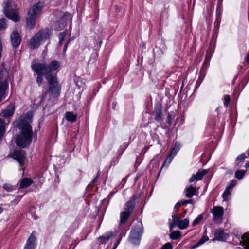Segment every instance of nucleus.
Listing matches in <instances>:
<instances>
[{
    "label": "nucleus",
    "instance_id": "f257e3e1",
    "mask_svg": "<svg viewBox=\"0 0 249 249\" xmlns=\"http://www.w3.org/2000/svg\"><path fill=\"white\" fill-rule=\"evenodd\" d=\"M32 113L27 112L23 119H21L18 124L20 133L17 136L15 143L17 146L24 148L29 145L32 142L33 131L30 123L32 122Z\"/></svg>",
    "mask_w": 249,
    "mask_h": 249
},
{
    "label": "nucleus",
    "instance_id": "f03ea898",
    "mask_svg": "<svg viewBox=\"0 0 249 249\" xmlns=\"http://www.w3.org/2000/svg\"><path fill=\"white\" fill-rule=\"evenodd\" d=\"M60 66L59 61L53 60L48 65H46L45 78L49 84V90L52 94H59L60 87L56 75H53L52 72L57 70Z\"/></svg>",
    "mask_w": 249,
    "mask_h": 249
},
{
    "label": "nucleus",
    "instance_id": "7ed1b4c3",
    "mask_svg": "<svg viewBox=\"0 0 249 249\" xmlns=\"http://www.w3.org/2000/svg\"><path fill=\"white\" fill-rule=\"evenodd\" d=\"M139 198L140 196L138 195H134L126 202L124 210L120 213V224H124L126 222Z\"/></svg>",
    "mask_w": 249,
    "mask_h": 249
},
{
    "label": "nucleus",
    "instance_id": "20e7f679",
    "mask_svg": "<svg viewBox=\"0 0 249 249\" xmlns=\"http://www.w3.org/2000/svg\"><path fill=\"white\" fill-rule=\"evenodd\" d=\"M51 34V31L47 29L39 31L30 39L28 45L29 48H38L42 43L50 38Z\"/></svg>",
    "mask_w": 249,
    "mask_h": 249
},
{
    "label": "nucleus",
    "instance_id": "39448f33",
    "mask_svg": "<svg viewBox=\"0 0 249 249\" xmlns=\"http://www.w3.org/2000/svg\"><path fill=\"white\" fill-rule=\"evenodd\" d=\"M143 233V228L142 223H138L133 228L130 232L129 241L132 244L138 245L140 243L141 236Z\"/></svg>",
    "mask_w": 249,
    "mask_h": 249
},
{
    "label": "nucleus",
    "instance_id": "423d86ee",
    "mask_svg": "<svg viewBox=\"0 0 249 249\" xmlns=\"http://www.w3.org/2000/svg\"><path fill=\"white\" fill-rule=\"evenodd\" d=\"M5 6L4 12L6 16L11 20L15 22L19 20V17L16 10L11 8L13 1L12 0H6L4 1Z\"/></svg>",
    "mask_w": 249,
    "mask_h": 249
},
{
    "label": "nucleus",
    "instance_id": "0eeeda50",
    "mask_svg": "<svg viewBox=\"0 0 249 249\" xmlns=\"http://www.w3.org/2000/svg\"><path fill=\"white\" fill-rule=\"evenodd\" d=\"M9 156L18 162L22 166L25 163V152L23 150H15L9 153Z\"/></svg>",
    "mask_w": 249,
    "mask_h": 249
},
{
    "label": "nucleus",
    "instance_id": "6e6552de",
    "mask_svg": "<svg viewBox=\"0 0 249 249\" xmlns=\"http://www.w3.org/2000/svg\"><path fill=\"white\" fill-rule=\"evenodd\" d=\"M8 89V84L7 79L0 75V102L6 98Z\"/></svg>",
    "mask_w": 249,
    "mask_h": 249
},
{
    "label": "nucleus",
    "instance_id": "1a4fd4ad",
    "mask_svg": "<svg viewBox=\"0 0 249 249\" xmlns=\"http://www.w3.org/2000/svg\"><path fill=\"white\" fill-rule=\"evenodd\" d=\"M44 5V3L43 2H37L30 8L28 13V15L37 18L41 15Z\"/></svg>",
    "mask_w": 249,
    "mask_h": 249
},
{
    "label": "nucleus",
    "instance_id": "9d476101",
    "mask_svg": "<svg viewBox=\"0 0 249 249\" xmlns=\"http://www.w3.org/2000/svg\"><path fill=\"white\" fill-rule=\"evenodd\" d=\"M33 180L28 178H24L21 179L18 182L19 187L18 189V193H22L23 194H26V191L25 189L30 186L33 183Z\"/></svg>",
    "mask_w": 249,
    "mask_h": 249
},
{
    "label": "nucleus",
    "instance_id": "9b49d317",
    "mask_svg": "<svg viewBox=\"0 0 249 249\" xmlns=\"http://www.w3.org/2000/svg\"><path fill=\"white\" fill-rule=\"evenodd\" d=\"M180 148V144L178 143L177 142L175 143L174 144V146L173 147V148L172 149L170 154L168 155V157H167L165 160L164 161V162L161 168L165 165L168 166V165L171 162L173 158L178 152Z\"/></svg>",
    "mask_w": 249,
    "mask_h": 249
},
{
    "label": "nucleus",
    "instance_id": "f8f14e48",
    "mask_svg": "<svg viewBox=\"0 0 249 249\" xmlns=\"http://www.w3.org/2000/svg\"><path fill=\"white\" fill-rule=\"evenodd\" d=\"M211 212L213 215V220L220 223H222L224 214L223 208L220 206H215L212 209Z\"/></svg>",
    "mask_w": 249,
    "mask_h": 249
},
{
    "label": "nucleus",
    "instance_id": "ddd939ff",
    "mask_svg": "<svg viewBox=\"0 0 249 249\" xmlns=\"http://www.w3.org/2000/svg\"><path fill=\"white\" fill-rule=\"evenodd\" d=\"M33 71L36 74L46 75V64L44 63L33 62L31 65Z\"/></svg>",
    "mask_w": 249,
    "mask_h": 249
},
{
    "label": "nucleus",
    "instance_id": "4468645a",
    "mask_svg": "<svg viewBox=\"0 0 249 249\" xmlns=\"http://www.w3.org/2000/svg\"><path fill=\"white\" fill-rule=\"evenodd\" d=\"M11 42L12 46L15 48L18 47L21 42V38L19 34L16 31H14L11 35Z\"/></svg>",
    "mask_w": 249,
    "mask_h": 249
},
{
    "label": "nucleus",
    "instance_id": "2eb2a0df",
    "mask_svg": "<svg viewBox=\"0 0 249 249\" xmlns=\"http://www.w3.org/2000/svg\"><path fill=\"white\" fill-rule=\"evenodd\" d=\"M208 172V170L207 169L199 170L197 172L196 174H193L189 179L190 182H192L194 181H199L201 180L203 176Z\"/></svg>",
    "mask_w": 249,
    "mask_h": 249
},
{
    "label": "nucleus",
    "instance_id": "dca6fc26",
    "mask_svg": "<svg viewBox=\"0 0 249 249\" xmlns=\"http://www.w3.org/2000/svg\"><path fill=\"white\" fill-rule=\"evenodd\" d=\"M228 236V235L224 232V230L222 229H218L215 231L214 238L216 240L223 241L226 240Z\"/></svg>",
    "mask_w": 249,
    "mask_h": 249
},
{
    "label": "nucleus",
    "instance_id": "f3484780",
    "mask_svg": "<svg viewBox=\"0 0 249 249\" xmlns=\"http://www.w3.org/2000/svg\"><path fill=\"white\" fill-rule=\"evenodd\" d=\"M172 221L169 222V227L170 231L172 230L173 228L175 226L178 225L179 222L181 221V214H176L174 213L172 216Z\"/></svg>",
    "mask_w": 249,
    "mask_h": 249
},
{
    "label": "nucleus",
    "instance_id": "a211bd4d",
    "mask_svg": "<svg viewBox=\"0 0 249 249\" xmlns=\"http://www.w3.org/2000/svg\"><path fill=\"white\" fill-rule=\"evenodd\" d=\"M15 111V106L13 104H10L6 109L3 110L1 115L4 117H8L12 116Z\"/></svg>",
    "mask_w": 249,
    "mask_h": 249
},
{
    "label": "nucleus",
    "instance_id": "6ab92c4d",
    "mask_svg": "<svg viewBox=\"0 0 249 249\" xmlns=\"http://www.w3.org/2000/svg\"><path fill=\"white\" fill-rule=\"evenodd\" d=\"M36 18H37L28 14V16L26 18V25L28 28L32 29L34 28Z\"/></svg>",
    "mask_w": 249,
    "mask_h": 249
},
{
    "label": "nucleus",
    "instance_id": "aec40b11",
    "mask_svg": "<svg viewBox=\"0 0 249 249\" xmlns=\"http://www.w3.org/2000/svg\"><path fill=\"white\" fill-rule=\"evenodd\" d=\"M240 244L245 248L249 249V233H246L242 236L240 240Z\"/></svg>",
    "mask_w": 249,
    "mask_h": 249
},
{
    "label": "nucleus",
    "instance_id": "412c9836",
    "mask_svg": "<svg viewBox=\"0 0 249 249\" xmlns=\"http://www.w3.org/2000/svg\"><path fill=\"white\" fill-rule=\"evenodd\" d=\"M185 196L187 198H192L196 192V187L192 186L187 187L185 189Z\"/></svg>",
    "mask_w": 249,
    "mask_h": 249
},
{
    "label": "nucleus",
    "instance_id": "4be33fe9",
    "mask_svg": "<svg viewBox=\"0 0 249 249\" xmlns=\"http://www.w3.org/2000/svg\"><path fill=\"white\" fill-rule=\"evenodd\" d=\"M114 237V234L112 232H108L98 237V241L102 244L107 243L109 239Z\"/></svg>",
    "mask_w": 249,
    "mask_h": 249
},
{
    "label": "nucleus",
    "instance_id": "5701e85b",
    "mask_svg": "<svg viewBox=\"0 0 249 249\" xmlns=\"http://www.w3.org/2000/svg\"><path fill=\"white\" fill-rule=\"evenodd\" d=\"M35 242V237L33 235V234L32 233L28 239V241H27L26 244L24 247V249H34Z\"/></svg>",
    "mask_w": 249,
    "mask_h": 249
},
{
    "label": "nucleus",
    "instance_id": "b1692460",
    "mask_svg": "<svg viewBox=\"0 0 249 249\" xmlns=\"http://www.w3.org/2000/svg\"><path fill=\"white\" fill-rule=\"evenodd\" d=\"M155 120L157 121H160L161 117V107L160 106L156 107L154 109Z\"/></svg>",
    "mask_w": 249,
    "mask_h": 249
},
{
    "label": "nucleus",
    "instance_id": "393cba45",
    "mask_svg": "<svg viewBox=\"0 0 249 249\" xmlns=\"http://www.w3.org/2000/svg\"><path fill=\"white\" fill-rule=\"evenodd\" d=\"M246 155L242 153L239 155L236 159L235 166L238 168H240L242 165L243 162L245 160Z\"/></svg>",
    "mask_w": 249,
    "mask_h": 249
},
{
    "label": "nucleus",
    "instance_id": "a878e982",
    "mask_svg": "<svg viewBox=\"0 0 249 249\" xmlns=\"http://www.w3.org/2000/svg\"><path fill=\"white\" fill-rule=\"evenodd\" d=\"M65 118L69 122H74L76 120L77 115L72 112H67L65 113Z\"/></svg>",
    "mask_w": 249,
    "mask_h": 249
},
{
    "label": "nucleus",
    "instance_id": "bb28decb",
    "mask_svg": "<svg viewBox=\"0 0 249 249\" xmlns=\"http://www.w3.org/2000/svg\"><path fill=\"white\" fill-rule=\"evenodd\" d=\"M5 132V124L4 120L0 119V140L3 137Z\"/></svg>",
    "mask_w": 249,
    "mask_h": 249
},
{
    "label": "nucleus",
    "instance_id": "cd10ccee",
    "mask_svg": "<svg viewBox=\"0 0 249 249\" xmlns=\"http://www.w3.org/2000/svg\"><path fill=\"white\" fill-rule=\"evenodd\" d=\"M189 223V219L187 218H185L184 220H181L178 225V227L180 229H184L187 228Z\"/></svg>",
    "mask_w": 249,
    "mask_h": 249
},
{
    "label": "nucleus",
    "instance_id": "c85d7f7f",
    "mask_svg": "<svg viewBox=\"0 0 249 249\" xmlns=\"http://www.w3.org/2000/svg\"><path fill=\"white\" fill-rule=\"evenodd\" d=\"M209 240V238L206 235H203L200 239L198 241V242L195 245L192 249H195L198 246L203 244L205 242Z\"/></svg>",
    "mask_w": 249,
    "mask_h": 249
},
{
    "label": "nucleus",
    "instance_id": "c756f323",
    "mask_svg": "<svg viewBox=\"0 0 249 249\" xmlns=\"http://www.w3.org/2000/svg\"><path fill=\"white\" fill-rule=\"evenodd\" d=\"M246 170H239L237 171L235 173V176L236 178L239 180L242 179L246 173Z\"/></svg>",
    "mask_w": 249,
    "mask_h": 249
},
{
    "label": "nucleus",
    "instance_id": "7c9ffc66",
    "mask_svg": "<svg viewBox=\"0 0 249 249\" xmlns=\"http://www.w3.org/2000/svg\"><path fill=\"white\" fill-rule=\"evenodd\" d=\"M231 194L230 190H229V188H226L222 195L223 200L224 201L228 200L229 197L231 196Z\"/></svg>",
    "mask_w": 249,
    "mask_h": 249
},
{
    "label": "nucleus",
    "instance_id": "2f4dec72",
    "mask_svg": "<svg viewBox=\"0 0 249 249\" xmlns=\"http://www.w3.org/2000/svg\"><path fill=\"white\" fill-rule=\"evenodd\" d=\"M180 237L179 231H173L170 234V238L173 240H176Z\"/></svg>",
    "mask_w": 249,
    "mask_h": 249
},
{
    "label": "nucleus",
    "instance_id": "473e14b6",
    "mask_svg": "<svg viewBox=\"0 0 249 249\" xmlns=\"http://www.w3.org/2000/svg\"><path fill=\"white\" fill-rule=\"evenodd\" d=\"M66 34H67V33H66V31L63 32H61L59 33V43L60 45H62L63 42L65 38V36H66Z\"/></svg>",
    "mask_w": 249,
    "mask_h": 249
},
{
    "label": "nucleus",
    "instance_id": "72a5a7b5",
    "mask_svg": "<svg viewBox=\"0 0 249 249\" xmlns=\"http://www.w3.org/2000/svg\"><path fill=\"white\" fill-rule=\"evenodd\" d=\"M231 99L230 96L228 95H225L224 96V105L225 107H227L228 105L230 104Z\"/></svg>",
    "mask_w": 249,
    "mask_h": 249
},
{
    "label": "nucleus",
    "instance_id": "f704fd0d",
    "mask_svg": "<svg viewBox=\"0 0 249 249\" xmlns=\"http://www.w3.org/2000/svg\"><path fill=\"white\" fill-rule=\"evenodd\" d=\"M3 188L8 192H12L13 190V186L9 183H5L3 184Z\"/></svg>",
    "mask_w": 249,
    "mask_h": 249
},
{
    "label": "nucleus",
    "instance_id": "c9c22d12",
    "mask_svg": "<svg viewBox=\"0 0 249 249\" xmlns=\"http://www.w3.org/2000/svg\"><path fill=\"white\" fill-rule=\"evenodd\" d=\"M203 217L201 215H199L196 218L192 223V225L195 226L197 225L202 219Z\"/></svg>",
    "mask_w": 249,
    "mask_h": 249
},
{
    "label": "nucleus",
    "instance_id": "e433bc0d",
    "mask_svg": "<svg viewBox=\"0 0 249 249\" xmlns=\"http://www.w3.org/2000/svg\"><path fill=\"white\" fill-rule=\"evenodd\" d=\"M6 20L4 18L0 20V30H2L6 28Z\"/></svg>",
    "mask_w": 249,
    "mask_h": 249
},
{
    "label": "nucleus",
    "instance_id": "4c0bfd02",
    "mask_svg": "<svg viewBox=\"0 0 249 249\" xmlns=\"http://www.w3.org/2000/svg\"><path fill=\"white\" fill-rule=\"evenodd\" d=\"M37 75L36 78V82L40 86L43 80V74H36Z\"/></svg>",
    "mask_w": 249,
    "mask_h": 249
},
{
    "label": "nucleus",
    "instance_id": "58836bf2",
    "mask_svg": "<svg viewBox=\"0 0 249 249\" xmlns=\"http://www.w3.org/2000/svg\"><path fill=\"white\" fill-rule=\"evenodd\" d=\"M173 249V246L169 243H166L161 248V249Z\"/></svg>",
    "mask_w": 249,
    "mask_h": 249
},
{
    "label": "nucleus",
    "instance_id": "ea45409f",
    "mask_svg": "<svg viewBox=\"0 0 249 249\" xmlns=\"http://www.w3.org/2000/svg\"><path fill=\"white\" fill-rule=\"evenodd\" d=\"M235 184H236V181L232 180L230 183L229 186L228 187H227L226 188H229V190L232 189V188H233L234 187Z\"/></svg>",
    "mask_w": 249,
    "mask_h": 249
},
{
    "label": "nucleus",
    "instance_id": "a19ab883",
    "mask_svg": "<svg viewBox=\"0 0 249 249\" xmlns=\"http://www.w3.org/2000/svg\"><path fill=\"white\" fill-rule=\"evenodd\" d=\"M58 24L59 25V26H56V30L59 31L61 30L63 27H65L66 25L65 22H63L62 23V25H60L59 23H58Z\"/></svg>",
    "mask_w": 249,
    "mask_h": 249
},
{
    "label": "nucleus",
    "instance_id": "79ce46f5",
    "mask_svg": "<svg viewBox=\"0 0 249 249\" xmlns=\"http://www.w3.org/2000/svg\"><path fill=\"white\" fill-rule=\"evenodd\" d=\"M182 205H185L187 204H190L192 203V201L191 200H183L181 201Z\"/></svg>",
    "mask_w": 249,
    "mask_h": 249
},
{
    "label": "nucleus",
    "instance_id": "37998d69",
    "mask_svg": "<svg viewBox=\"0 0 249 249\" xmlns=\"http://www.w3.org/2000/svg\"><path fill=\"white\" fill-rule=\"evenodd\" d=\"M182 205V203L181 201L178 202L175 206L174 208H178Z\"/></svg>",
    "mask_w": 249,
    "mask_h": 249
},
{
    "label": "nucleus",
    "instance_id": "c03bdc74",
    "mask_svg": "<svg viewBox=\"0 0 249 249\" xmlns=\"http://www.w3.org/2000/svg\"><path fill=\"white\" fill-rule=\"evenodd\" d=\"M99 178V174L97 175V176L94 178V179L91 181V183L92 184H94L98 180Z\"/></svg>",
    "mask_w": 249,
    "mask_h": 249
},
{
    "label": "nucleus",
    "instance_id": "a18cd8bd",
    "mask_svg": "<svg viewBox=\"0 0 249 249\" xmlns=\"http://www.w3.org/2000/svg\"><path fill=\"white\" fill-rule=\"evenodd\" d=\"M171 117L169 114H168L167 118H166V122L168 123H170Z\"/></svg>",
    "mask_w": 249,
    "mask_h": 249
},
{
    "label": "nucleus",
    "instance_id": "49530a36",
    "mask_svg": "<svg viewBox=\"0 0 249 249\" xmlns=\"http://www.w3.org/2000/svg\"><path fill=\"white\" fill-rule=\"evenodd\" d=\"M69 43V41H67L64 46L63 51L65 52L67 49L68 45Z\"/></svg>",
    "mask_w": 249,
    "mask_h": 249
},
{
    "label": "nucleus",
    "instance_id": "de8ad7c7",
    "mask_svg": "<svg viewBox=\"0 0 249 249\" xmlns=\"http://www.w3.org/2000/svg\"><path fill=\"white\" fill-rule=\"evenodd\" d=\"M120 240V239H119L118 241H117L116 243L114 246L113 249H116V248H117V247L118 246V245L119 244Z\"/></svg>",
    "mask_w": 249,
    "mask_h": 249
},
{
    "label": "nucleus",
    "instance_id": "09e8293b",
    "mask_svg": "<svg viewBox=\"0 0 249 249\" xmlns=\"http://www.w3.org/2000/svg\"><path fill=\"white\" fill-rule=\"evenodd\" d=\"M244 166L246 168H249V162H247Z\"/></svg>",
    "mask_w": 249,
    "mask_h": 249
},
{
    "label": "nucleus",
    "instance_id": "8fccbe9b",
    "mask_svg": "<svg viewBox=\"0 0 249 249\" xmlns=\"http://www.w3.org/2000/svg\"><path fill=\"white\" fill-rule=\"evenodd\" d=\"M47 94V92H45L43 95L41 97V101L44 99L45 96Z\"/></svg>",
    "mask_w": 249,
    "mask_h": 249
},
{
    "label": "nucleus",
    "instance_id": "3c124183",
    "mask_svg": "<svg viewBox=\"0 0 249 249\" xmlns=\"http://www.w3.org/2000/svg\"><path fill=\"white\" fill-rule=\"evenodd\" d=\"M3 211V209L0 206V214H1L2 213Z\"/></svg>",
    "mask_w": 249,
    "mask_h": 249
},
{
    "label": "nucleus",
    "instance_id": "603ef678",
    "mask_svg": "<svg viewBox=\"0 0 249 249\" xmlns=\"http://www.w3.org/2000/svg\"><path fill=\"white\" fill-rule=\"evenodd\" d=\"M64 16H68L69 17H70V14H69V13H65L64 14Z\"/></svg>",
    "mask_w": 249,
    "mask_h": 249
},
{
    "label": "nucleus",
    "instance_id": "864d4df0",
    "mask_svg": "<svg viewBox=\"0 0 249 249\" xmlns=\"http://www.w3.org/2000/svg\"><path fill=\"white\" fill-rule=\"evenodd\" d=\"M72 39H73V37L69 39L68 41H69V43H70Z\"/></svg>",
    "mask_w": 249,
    "mask_h": 249
},
{
    "label": "nucleus",
    "instance_id": "5fc2aeb1",
    "mask_svg": "<svg viewBox=\"0 0 249 249\" xmlns=\"http://www.w3.org/2000/svg\"><path fill=\"white\" fill-rule=\"evenodd\" d=\"M21 197H22V196H18L17 197V198H19V199H20Z\"/></svg>",
    "mask_w": 249,
    "mask_h": 249
},
{
    "label": "nucleus",
    "instance_id": "6e6d98bb",
    "mask_svg": "<svg viewBox=\"0 0 249 249\" xmlns=\"http://www.w3.org/2000/svg\"><path fill=\"white\" fill-rule=\"evenodd\" d=\"M248 156H249V151H248Z\"/></svg>",
    "mask_w": 249,
    "mask_h": 249
}]
</instances>
